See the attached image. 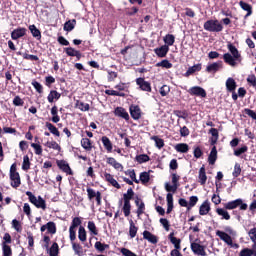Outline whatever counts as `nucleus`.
<instances>
[{
	"mask_svg": "<svg viewBox=\"0 0 256 256\" xmlns=\"http://www.w3.org/2000/svg\"><path fill=\"white\" fill-rule=\"evenodd\" d=\"M46 225L48 233H50L51 235H55V233H57V226L55 225V222L50 221Z\"/></svg>",
	"mask_w": 256,
	"mask_h": 256,
	"instance_id": "6e6d98bb",
	"label": "nucleus"
},
{
	"mask_svg": "<svg viewBox=\"0 0 256 256\" xmlns=\"http://www.w3.org/2000/svg\"><path fill=\"white\" fill-rule=\"evenodd\" d=\"M29 31L32 34V37H35V39H41V30L37 28V26L30 25L29 26Z\"/></svg>",
	"mask_w": 256,
	"mask_h": 256,
	"instance_id": "37998d69",
	"label": "nucleus"
},
{
	"mask_svg": "<svg viewBox=\"0 0 256 256\" xmlns=\"http://www.w3.org/2000/svg\"><path fill=\"white\" fill-rule=\"evenodd\" d=\"M80 143L85 151H91V149H93V144L89 138H82Z\"/></svg>",
	"mask_w": 256,
	"mask_h": 256,
	"instance_id": "4c0bfd02",
	"label": "nucleus"
},
{
	"mask_svg": "<svg viewBox=\"0 0 256 256\" xmlns=\"http://www.w3.org/2000/svg\"><path fill=\"white\" fill-rule=\"evenodd\" d=\"M232 175L235 178H237V177H239V175H241V164L235 163Z\"/></svg>",
	"mask_w": 256,
	"mask_h": 256,
	"instance_id": "69168bd1",
	"label": "nucleus"
},
{
	"mask_svg": "<svg viewBox=\"0 0 256 256\" xmlns=\"http://www.w3.org/2000/svg\"><path fill=\"white\" fill-rule=\"evenodd\" d=\"M114 115L116 117H121V119H125V121H129V113L123 107H116L114 109Z\"/></svg>",
	"mask_w": 256,
	"mask_h": 256,
	"instance_id": "a211bd4d",
	"label": "nucleus"
},
{
	"mask_svg": "<svg viewBox=\"0 0 256 256\" xmlns=\"http://www.w3.org/2000/svg\"><path fill=\"white\" fill-rule=\"evenodd\" d=\"M56 165L60 169V171H63V173H66V175H73V170H71V166H69V163H67V161L57 160Z\"/></svg>",
	"mask_w": 256,
	"mask_h": 256,
	"instance_id": "1a4fd4ad",
	"label": "nucleus"
},
{
	"mask_svg": "<svg viewBox=\"0 0 256 256\" xmlns=\"http://www.w3.org/2000/svg\"><path fill=\"white\" fill-rule=\"evenodd\" d=\"M11 243H13V240L11 238V234L5 233L3 236V241H2V253L3 256H12L13 255V250L11 249Z\"/></svg>",
	"mask_w": 256,
	"mask_h": 256,
	"instance_id": "39448f33",
	"label": "nucleus"
},
{
	"mask_svg": "<svg viewBox=\"0 0 256 256\" xmlns=\"http://www.w3.org/2000/svg\"><path fill=\"white\" fill-rule=\"evenodd\" d=\"M219 69H223V61L214 62L206 67L207 73H217Z\"/></svg>",
	"mask_w": 256,
	"mask_h": 256,
	"instance_id": "f3484780",
	"label": "nucleus"
},
{
	"mask_svg": "<svg viewBox=\"0 0 256 256\" xmlns=\"http://www.w3.org/2000/svg\"><path fill=\"white\" fill-rule=\"evenodd\" d=\"M247 151H249V147H247V145H244L241 148L234 150V155L235 157H241V155H243V153H247Z\"/></svg>",
	"mask_w": 256,
	"mask_h": 256,
	"instance_id": "4d7b16f0",
	"label": "nucleus"
},
{
	"mask_svg": "<svg viewBox=\"0 0 256 256\" xmlns=\"http://www.w3.org/2000/svg\"><path fill=\"white\" fill-rule=\"evenodd\" d=\"M227 49L230 51L231 55L234 57V59H241V54L239 53V50L235 45L233 44H228Z\"/></svg>",
	"mask_w": 256,
	"mask_h": 256,
	"instance_id": "f704fd0d",
	"label": "nucleus"
},
{
	"mask_svg": "<svg viewBox=\"0 0 256 256\" xmlns=\"http://www.w3.org/2000/svg\"><path fill=\"white\" fill-rule=\"evenodd\" d=\"M199 198L197 196H191L188 203V211L197 205Z\"/></svg>",
	"mask_w": 256,
	"mask_h": 256,
	"instance_id": "e2e57ef3",
	"label": "nucleus"
},
{
	"mask_svg": "<svg viewBox=\"0 0 256 256\" xmlns=\"http://www.w3.org/2000/svg\"><path fill=\"white\" fill-rule=\"evenodd\" d=\"M104 178L105 181H107V183H110V185H112V187H115V189H121V184L117 182V180H115L113 175H111L110 173L105 172Z\"/></svg>",
	"mask_w": 256,
	"mask_h": 256,
	"instance_id": "6ab92c4d",
	"label": "nucleus"
},
{
	"mask_svg": "<svg viewBox=\"0 0 256 256\" xmlns=\"http://www.w3.org/2000/svg\"><path fill=\"white\" fill-rule=\"evenodd\" d=\"M198 179H199L200 185H205V183H207V173L205 172V166H202L199 169Z\"/></svg>",
	"mask_w": 256,
	"mask_h": 256,
	"instance_id": "c756f323",
	"label": "nucleus"
},
{
	"mask_svg": "<svg viewBox=\"0 0 256 256\" xmlns=\"http://www.w3.org/2000/svg\"><path fill=\"white\" fill-rule=\"evenodd\" d=\"M32 86L36 89L37 93H43V85H41L37 80L32 81Z\"/></svg>",
	"mask_w": 256,
	"mask_h": 256,
	"instance_id": "338daca9",
	"label": "nucleus"
},
{
	"mask_svg": "<svg viewBox=\"0 0 256 256\" xmlns=\"http://www.w3.org/2000/svg\"><path fill=\"white\" fill-rule=\"evenodd\" d=\"M135 197V192L133 188H128L127 193L123 194V207L122 211L124 213V217H129L131 215V201Z\"/></svg>",
	"mask_w": 256,
	"mask_h": 256,
	"instance_id": "f03ea898",
	"label": "nucleus"
},
{
	"mask_svg": "<svg viewBox=\"0 0 256 256\" xmlns=\"http://www.w3.org/2000/svg\"><path fill=\"white\" fill-rule=\"evenodd\" d=\"M10 180H11V187L13 189H17V187L21 186V176L19 173L10 174Z\"/></svg>",
	"mask_w": 256,
	"mask_h": 256,
	"instance_id": "4be33fe9",
	"label": "nucleus"
},
{
	"mask_svg": "<svg viewBox=\"0 0 256 256\" xmlns=\"http://www.w3.org/2000/svg\"><path fill=\"white\" fill-rule=\"evenodd\" d=\"M45 126L50 131V133H52V135L55 137H61V132H59V129H57L55 125L51 124L50 122H46Z\"/></svg>",
	"mask_w": 256,
	"mask_h": 256,
	"instance_id": "c9c22d12",
	"label": "nucleus"
},
{
	"mask_svg": "<svg viewBox=\"0 0 256 256\" xmlns=\"http://www.w3.org/2000/svg\"><path fill=\"white\" fill-rule=\"evenodd\" d=\"M239 6L243 11H246V15L244 16V19H247L248 17H251L253 15V6L245 1H240Z\"/></svg>",
	"mask_w": 256,
	"mask_h": 256,
	"instance_id": "2eb2a0df",
	"label": "nucleus"
},
{
	"mask_svg": "<svg viewBox=\"0 0 256 256\" xmlns=\"http://www.w3.org/2000/svg\"><path fill=\"white\" fill-rule=\"evenodd\" d=\"M190 95H195L196 97H207V91L203 89L201 86H193L188 90Z\"/></svg>",
	"mask_w": 256,
	"mask_h": 256,
	"instance_id": "9d476101",
	"label": "nucleus"
},
{
	"mask_svg": "<svg viewBox=\"0 0 256 256\" xmlns=\"http://www.w3.org/2000/svg\"><path fill=\"white\" fill-rule=\"evenodd\" d=\"M75 106L77 107V109H80V111H83V112L89 111V109H91V106L89 105V103H85L80 100L76 101Z\"/></svg>",
	"mask_w": 256,
	"mask_h": 256,
	"instance_id": "79ce46f5",
	"label": "nucleus"
},
{
	"mask_svg": "<svg viewBox=\"0 0 256 256\" xmlns=\"http://www.w3.org/2000/svg\"><path fill=\"white\" fill-rule=\"evenodd\" d=\"M156 67H163L164 69H171L173 67V64L169 62V60L164 59L161 62H158L156 64Z\"/></svg>",
	"mask_w": 256,
	"mask_h": 256,
	"instance_id": "603ef678",
	"label": "nucleus"
},
{
	"mask_svg": "<svg viewBox=\"0 0 256 256\" xmlns=\"http://www.w3.org/2000/svg\"><path fill=\"white\" fill-rule=\"evenodd\" d=\"M204 29L210 33H221V31H223V24H221L219 20H207L204 23Z\"/></svg>",
	"mask_w": 256,
	"mask_h": 256,
	"instance_id": "20e7f679",
	"label": "nucleus"
},
{
	"mask_svg": "<svg viewBox=\"0 0 256 256\" xmlns=\"http://www.w3.org/2000/svg\"><path fill=\"white\" fill-rule=\"evenodd\" d=\"M130 226H129V235L131 239H135L137 237V232L139 231V228L135 226V222L133 220L129 221Z\"/></svg>",
	"mask_w": 256,
	"mask_h": 256,
	"instance_id": "72a5a7b5",
	"label": "nucleus"
},
{
	"mask_svg": "<svg viewBox=\"0 0 256 256\" xmlns=\"http://www.w3.org/2000/svg\"><path fill=\"white\" fill-rule=\"evenodd\" d=\"M26 195L29 199V202L32 203V205H34L37 209H43V211L47 209V203L45 202V199H43V197L38 196L37 198V196L34 195L31 191H27Z\"/></svg>",
	"mask_w": 256,
	"mask_h": 256,
	"instance_id": "7ed1b4c3",
	"label": "nucleus"
},
{
	"mask_svg": "<svg viewBox=\"0 0 256 256\" xmlns=\"http://www.w3.org/2000/svg\"><path fill=\"white\" fill-rule=\"evenodd\" d=\"M135 161H137L139 165H142V163H147L151 161V157H149V155L147 154H139L135 157Z\"/></svg>",
	"mask_w": 256,
	"mask_h": 256,
	"instance_id": "ea45409f",
	"label": "nucleus"
},
{
	"mask_svg": "<svg viewBox=\"0 0 256 256\" xmlns=\"http://www.w3.org/2000/svg\"><path fill=\"white\" fill-rule=\"evenodd\" d=\"M216 235L221 239V241H224L226 245L233 247V238H231V235L227 234V232L218 230L216 231Z\"/></svg>",
	"mask_w": 256,
	"mask_h": 256,
	"instance_id": "9b49d317",
	"label": "nucleus"
},
{
	"mask_svg": "<svg viewBox=\"0 0 256 256\" xmlns=\"http://www.w3.org/2000/svg\"><path fill=\"white\" fill-rule=\"evenodd\" d=\"M64 53H66L68 57H75L77 50L73 47H66L64 48Z\"/></svg>",
	"mask_w": 256,
	"mask_h": 256,
	"instance_id": "0e129e2a",
	"label": "nucleus"
},
{
	"mask_svg": "<svg viewBox=\"0 0 256 256\" xmlns=\"http://www.w3.org/2000/svg\"><path fill=\"white\" fill-rule=\"evenodd\" d=\"M239 256H256V245H252L251 248H244L240 251Z\"/></svg>",
	"mask_w": 256,
	"mask_h": 256,
	"instance_id": "b1692460",
	"label": "nucleus"
},
{
	"mask_svg": "<svg viewBox=\"0 0 256 256\" xmlns=\"http://www.w3.org/2000/svg\"><path fill=\"white\" fill-rule=\"evenodd\" d=\"M101 141L104 145V148L106 149L107 153H112L113 152V143L107 136H103L101 138Z\"/></svg>",
	"mask_w": 256,
	"mask_h": 256,
	"instance_id": "a878e982",
	"label": "nucleus"
},
{
	"mask_svg": "<svg viewBox=\"0 0 256 256\" xmlns=\"http://www.w3.org/2000/svg\"><path fill=\"white\" fill-rule=\"evenodd\" d=\"M248 236L250 237V240L252 241L253 245L256 246V227L248 231Z\"/></svg>",
	"mask_w": 256,
	"mask_h": 256,
	"instance_id": "680f3d73",
	"label": "nucleus"
},
{
	"mask_svg": "<svg viewBox=\"0 0 256 256\" xmlns=\"http://www.w3.org/2000/svg\"><path fill=\"white\" fill-rule=\"evenodd\" d=\"M154 53H156L157 57L160 58L167 57V54L169 53V46L165 44L161 47L155 48Z\"/></svg>",
	"mask_w": 256,
	"mask_h": 256,
	"instance_id": "aec40b11",
	"label": "nucleus"
},
{
	"mask_svg": "<svg viewBox=\"0 0 256 256\" xmlns=\"http://www.w3.org/2000/svg\"><path fill=\"white\" fill-rule=\"evenodd\" d=\"M59 109L57 108V106H53L51 108V115H52V118H51V121L52 123H59L61 121V117H59Z\"/></svg>",
	"mask_w": 256,
	"mask_h": 256,
	"instance_id": "2f4dec72",
	"label": "nucleus"
},
{
	"mask_svg": "<svg viewBox=\"0 0 256 256\" xmlns=\"http://www.w3.org/2000/svg\"><path fill=\"white\" fill-rule=\"evenodd\" d=\"M237 207H239L240 211H247L249 206L247 203L243 202V199L238 198L236 200L224 203V208H216V213L219 215V217H222L221 219L229 221L231 219V215L228 211H233V209H237Z\"/></svg>",
	"mask_w": 256,
	"mask_h": 256,
	"instance_id": "f257e3e1",
	"label": "nucleus"
},
{
	"mask_svg": "<svg viewBox=\"0 0 256 256\" xmlns=\"http://www.w3.org/2000/svg\"><path fill=\"white\" fill-rule=\"evenodd\" d=\"M226 89L228 92H233L235 89H237V82H235V79L228 78L226 80Z\"/></svg>",
	"mask_w": 256,
	"mask_h": 256,
	"instance_id": "e433bc0d",
	"label": "nucleus"
},
{
	"mask_svg": "<svg viewBox=\"0 0 256 256\" xmlns=\"http://www.w3.org/2000/svg\"><path fill=\"white\" fill-rule=\"evenodd\" d=\"M174 149L177 153H189V144L179 143L175 145Z\"/></svg>",
	"mask_w": 256,
	"mask_h": 256,
	"instance_id": "7c9ffc66",
	"label": "nucleus"
},
{
	"mask_svg": "<svg viewBox=\"0 0 256 256\" xmlns=\"http://www.w3.org/2000/svg\"><path fill=\"white\" fill-rule=\"evenodd\" d=\"M140 181L142 185H147V183L151 181V175L149 174V172L140 173Z\"/></svg>",
	"mask_w": 256,
	"mask_h": 256,
	"instance_id": "a18cd8bd",
	"label": "nucleus"
},
{
	"mask_svg": "<svg viewBox=\"0 0 256 256\" xmlns=\"http://www.w3.org/2000/svg\"><path fill=\"white\" fill-rule=\"evenodd\" d=\"M216 161H217V147L214 146L211 149V152L208 156V163L209 165H215Z\"/></svg>",
	"mask_w": 256,
	"mask_h": 256,
	"instance_id": "cd10ccee",
	"label": "nucleus"
},
{
	"mask_svg": "<svg viewBox=\"0 0 256 256\" xmlns=\"http://www.w3.org/2000/svg\"><path fill=\"white\" fill-rule=\"evenodd\" d=\"M86 191H87L88 201H90L91 203H94L96 201V205L98 207L101 206V201L103 199L101 191H95V189L91 187H88Z\"/></svg>",
	"mask_w": 256,
	"mask_h": 256,
	"instance_id": "423d86ee",
	"label": "nucleus"
},
{
	"mask_svg": "<svg viewBox=\"0 0 256 256\" xmlns=\"http://www.w3.org/2000/svg\"><path fill=\"white\" fill-rule=\"evenodd\" d=\"M164 43L168 46L171 47L175 44V36L173 34H167L164 37Z\"/></svg>",
	"mask_w": 256,
	"mask_h": 256,
	"instance_id": "49530a36",
	"label": "nucleus"
},
{
	"mask_svg": "<svg viewBox=\"0 0 256 256\" xmlns=\"http://www.w3.org/2000/svg\"><path fill=\"white\" fill-rule=\"evenodd\" d=\"M61 99V93L56 90H51L47 96L48 103H54V101H59Z\"/></svg>",
	"mask_w": 256,
	"mask_h": 256,
	"instance_id": "bb28decb",
	"label": "nucleus"
},
{
	"mask_svg": "<svg viewBox=\"0 0 256 256\" xmlns=\"http://www.w3.org/2000/svg\"><path fill=\"white\" fill-rule=\"evenodd\" d=\"M130 115L134 121H139V118L141 117V108L139 105L130 106Z\"/></svg>",
	"mask_w": 256,
	"mask_h": 256,
	"instance_id": "dca6fc26",
	"label": "nucleus"
},
{
	"mask_svg": "<svg viewBox=\"0 0 256 256\" xmlns=\"http://www.w3.org/2000/svg\"><path fill=\"white\" fill-rule=\"evenodd\" d=\"M78 239L82 243H85V241H87V231L85 230V227L81 225L79 226V230H78Z\"/></svg>",
	"mask_w": 256,
	"mask_h": 256,
	"instance_id": "58836bf2",
	"label": "nucleus"
},
{
	"mask_svg": "<svg viewBox=\"0 0 256 256\" xmlns=\"http://www.w3.org/2000/svg\"><path fill=\"white\" fill-rule=\"evenodd\" d=\"M247 83H249V85H251L252 87H256V76H255V74L249 75L247 77Z\"/></svg>",
	"mask_w": 256,
	"mask_h": 256,
	"instance_id": "774afa93",
	"label": "nucleus"
},
{
	"mask_svg": "<svg viewBox=\"0 0 256 256\" xmlns=\"http://www.w3.org/2000/svg\"><path fill=\"white\" fill-rule=\"evenodd\" d=\"M49 255L50 256H57V255H59V244H57V242H54L52 244V246L50 247Z\"/></svg>",
	"mask_w": 256,
	"mask_h": 256,
	"instance_id": "8fccbe9b",
	"label": "nucleus"
},
{
	"mask_svg": "<svg viewBox=\"0 0 256 256\" xmlns=\"http://www.w3.org/2000/svg\"><path fill=\"white\" fill-rule=\"evenodd\" d=\"M27 240H28V247L32 249L35 247V238L33 237L32 232H27Z\"/></svg>",
	"mask_w": 256,
	"mask_h": 256,
	"instance_id": "bf43d9fd",
	"label": "nucleus"
},
{
	"mask_svg": "<svg viewBox=\"0 0 256 256\" xmlns=\"http://www.w3.org/2000/svg\"><path fill=\"white\" fill-rule=\"evenodd\" d=\"M209 211H211V203H209V200H205L199 208V215H208Z\"/></svg>",
	"mask_w": 256,
	"mask_h": 256,
	"instance_id": "5701e85b",
	"label": "nucleus"
},
{
	"mask_svg": "<svg viewBox=\"0 0 256 256\" xmlns=\"http://www.w3.org/2000/svg\"><path fill=\"white\" fill-rule=\"evenodd\" d=\"M168 239L174 245V249H181V239L175 237V233H170Z\"/></svg>",
	"mask_w": 256,
	"mask_h": 256,
	"instance_id": "393cba45",
	"label": "nucleus"
},
{
	"mask_svg": "<svg viewBox=\"0 0 256 256\" xmlns=\"http://www.w3.org/2000/svg\"><path fill=\"white\" fill-rule=\"evenodd\" d=\"M72 249L75 255H83V246H81V244L72 242Z\"/></svg>",
	"mask_w": 256,
	"mask_h": 256,
	"instance_id": "de8ad7c7",
	"label": "nucleus"
},
{
	"mask_svg": "<svg viewBox=\"0 0 256 256\" xmlns=\"http://www.w3.org/2000/svg\"><path fill=\"white\" fill-rule=\"evenodd\" d=\"M82 223L83 222L81 220V217H74L72 219V223L69 227V237L72 243H74L75 239H77V232L75 231V229H77V227H80Z\"/></svg>",
	"mask_w": 256,
	"mask_h": 256,
	"instance_id": "0eeeda50",
	"label": "nucleus"
},
{
	"mask_svg": "<svg viewBox=\"0 0 256 256\" xmlns=\"http://www.w3.org/2000/svg\"><path fill=\"white\" fill-rule=\"evenodd\" d=\"M29 169H31V161H29V156L25 155L23 157L22 170L29 171Z\"/></svg>",
	"mask_w": 256,
	"mask_h": 256,
	"instance_id": "09e8293b",
	"label": "nucleus"
},
{
	"mask_svg": "<svg viewBox=\"0 0 256 256\" xmlns=\"http://www.w3.org/2000/svg\"><path fill=\"white\" fill-rule=\"evenodd\" d=\"M25 35H27V29L19 27L11 32V39L17 41V39H21V37H25Z\"/></svg>",
	"mask_w": 256,
	"mask_h": 256,
	"instance_id": "ddd939ff",
	"label": "nucleus"
},
{
	"mask_svg": "<svg viewBox=\"0 0 256 256\" xmlns=\"http://www.w3.org/2000/svg\"><path fill=\"white\" fill-rule=\"evenodd\" d=\"M223 60L226 63V65H230V67H235L237 65L236 61H239V59L235 58L230 53H225L223 55Z\"/></svg>",
	"mask_w": 256,
	"mask_h": 256,
	"instance_id": "412c9836",
	"label": "nucleus"
},
{
	"mask_svg": "<svg viewBox=\"0 0 256 256\" xmlns=\"http://www.w3.org/2000/svg\"><path fill=\"white\" fill-rule=\"evenodd\" d=\"M75 25H77V20L76 19H72V20H68L64 23V31H67V33L73 31V29H75Z\"/></svg>",
	"mask_w": 256,
	"mask_h": 256,
	"instance_id": "c85d7f7f",
	"label": "nucleus"
},
{
	"mask_svg": "<svg viewBox=\"0 0 256 256\" xmlns=\"http://www.w3.org/2000/svg\"><path fill=\"white\" fill-rule=\"evenodd\" d=\"M136 85H138L141 91H146L147 93H151V83L145 81V78H137Z\"/></svg>",
	"mask_w": 256,
	"mask_h": 256,
	"instance_id": "f8f14e48",
	"label": "nucleus"
},
{
	"mask_svg": "<svg viewBox=\"0 0 256 256\" xmlns=\"http://www.w3.org/2000/svg\"><path fill=\"white\" fill-rule=\"evenodd\" d=\"M197 241H199V239H196L195 242L190 244L191 251L194 253V255L207 256L205 246L197 243Z\"/></svg>",
	"mask_w": 256,
	"mask_h": 256,
	"instance_id": "6e6552de",
	"label": "nucleus"
},
{
	"mask_svg": "<svg viewBox=\"0 0 256 256\" xmlns=\"http://www.w3.org/2000/svg\"><path fill=\"white\" fill-rule=\"evenodd\" d=\"M177 189H179V186L175 184H169V182L165 183V190L167 193H177Z\"/></svg>",
	"mask_w": 256,
	"mask_h": 256,
	"instance_id": "5fc2aeb1",
	"label": "nucleus"
},
{
	"mask_svg": "<svg viewBox=\"0 0 256 256\" xmlns=\"http://www.w3.org/2000/svg\"><path fill=\"white\" fill-rule=\"evenodd\" d=\"M95 249L97 251H100V253H103V251H105V249H109V245L108 244H103L99 241H97L94 245Z\"/></svg>",
	"mask_w": 256,
	"mask_h": 256,
	"instance_id": "13d9d810",
	"label": "nucleus"
},
{
	"mask_svg": "<svg viewBox=\"0 0 256 256\" xmlns=\"http://www.w3.org/2000/svg\"><path fill=\"white\" fill-rule=\"evenodd\" d=\"M44 146L48 149H54V151H61V146L55 141H47Z\"/></svg>",
	"mask_w": 256,
	"mask_h": 256,
	"instance_id": "c03bdc74",
	"label": "nucleus"
},
{
	"mask_svg": "<svg viewBox=\"0 0 256 256\" xmlns=\"http://www.w3.org/2000/svg\"><path fill=\"white\" fill-rule=\"evenodd\" d=\"M174 115H176V117H179V119H187V117H189V114L187 113V111H181V110H174Z\"/></svg>",
	"mask_w": 256,
	"mask_h": 256,
	"instance_id": "052dcab7",
	"label": "nucleus"
},
{
	"mask_svg": "<svg viewBox=\"0 0 256 256\" xmlns=\"http://www.w3.org/2000/svg\"><path fill=\"white\" fill-rule=\"evenodd\" d=\"M150 139L155 142L157 149H163L165 147V140L159 138V136H151Z\"/></svg>",
	"mask_w": 256,
	"mask_h": 256,
	"instance_id": "a19ab883",
	"label": "nucleus"
},
{
	"mask_svg": "<svg viewBox=\"0 0 256 256\" xmlns=\"http://www.w3.org/2000/svg\"><path fill=\"white\" fill-rule=\"evenodd\" d=\"M88 230L90 231L91 235H99V230H97V226L93 221L88 222Z\"/></svg>",
	"mask_w": 256,
	"mask_h": 256,
	"instance_id": "3c124183",
	"label": "nucleus"
},
{
	"mask_svg": "<svg viewBox=\"0 0 256 256\" xmlns=\"http://www.w3.org/2000/svg\"><path fill=\"white\" fill-rule=\"evenodd\" d=\"M143 239H145L152 245H157V243H159V238L148 230H145L143 232Z\"/></svg>",
	"mask_w": 256,
	"mask_h": 256,
	"instance_id": "4468645a",
	"label": "nucleus"
},
{
	"mask_svg": "<svg viewBox=\"0 0 256 256\" xmlns=\"http://www.w3.org/2000/svg\"><path fill=\"white\" fill-rule=\"evenodd\" d=\"M125 175H129L130 179L134 182L139 184V179H137V174L135 173L134 169H129L125 172Z\"/></svg>",
	"mask_w": 256,
	"mask_h": 256,
	"instance_id": "864d4df0",
	"label": "nucleus"
},
{
	"mask_svg": "<svg viewBox=\"0 0 256 256\" xmlns=\"http://www.w3.org/2000/svg\"><path fill=\"white\" fill-rule=\"evenodd\" d=\"M202 66L201 64H196L188 68V70L185 72L184 77H190V75H193V73H197V71H201Z\"/></svg>",
	"mask_w": 256,
	"mask_h": 256,
	"instance_id": "473e14b6",
	"label": "nucleus"
}]
</instances>
